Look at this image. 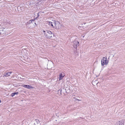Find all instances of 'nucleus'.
Masks as SVG:
<instances>
[{
  "label": "nucleus",
  "instance_id": "nucleus-1",
  "mask_svg": "<svg viewBox=\"0 0 125 125\" xmlns=\"http://www.w3.org/2000/svg\"><path fill=\"white\" fill-rule=\"evenodd\" d=\"M47 23L50 26L57 30L59 29L61 25V23L59 22L55 21H52V22L48 21Z\"/></svg>",
  "mask_w": 125,
  "mask_h": 125
},
{
  "label": "nucleus",
  "instance_id": "nucleus-12",
  "mask_svg": "<svg viewBox=\"0 0 125 125\" xmlns=\"http://www.w3.org/2000/svg\"><path fill=\"white\" fill-rule=\"evenodd\" d=\"M74 100L75 101H81V100L80 99H76V98H74Z\"/></svg>",
  "mask_w": 125,
  "mask_h": 125
},
{
  "label": "nucleus",
  "instance_id": "nucleus-13",
  "mask_svg": "<svg viewBox=\"0 0 125 125\" xmlns=\"http://www.w3.org/2000/svg\"><path fill=\"white\" fill-rule=\"evenodd\" d=\"M15 95V94L14 93H12L11 94V96L13 97Z\"/></svg>",
  "mask_w": 125,
  "mask_h": 125
},
{
  "label": "nucleus",
  "instance_id": "nucleus-5",
  "mask_svg": "<svg viewBox=\"0 0 125 125\" xmlns=\"http://www.w3.org/2000/svg\"><path fill=\"white\" fill-rule=\"evenodd\" d=\"M7 29L3 27L0 28V34H6Z\"/></svg>",
  "mask_w": 125,
  "mask_h": 125
},
{
  "label": "nucleus",
  "instance_id": "nucleus-4",
  "mask_svg": "<svg viewBox=\"0 0 125 125\" xmlns=\"http://www.w3.org/2000/svg\"><path fill=\"white\" fill-rule=\"evenodd\" d=\"M108 63V61L107 60L106 57H104L101 61V64L102 66H103L104 65H107Z\"/></svg>",
  "mask_w": 125,
  "mask_h": 125
},
{
  "label": "nucleus",
  "instance_id": "nucleus-6",
  "mask_svg": "<svg viewBox=\"0 0 125 125\" xmlns=\"http://www.w3.org/2000/svg\"><path fill=\"white\" fill-rule=\"evenodd\" d=\"M124 120H122L117 122L116 124V125H124Z\"/></svg>",
  "mask_w": 125,
  "mask_h": 125
},
{
  "label": "nucleus",
  "instance_id": "nucleus-2",
  "mask_svg": "<svg viewBox=\"0 0 125 125\" xmlns=\"http://www.w3.org/2000/svg\"><path fill=\"white\" fill-rule=\"evenodd\" d=\"M27 26L29 28H32L35 27L36 26V24L34 20H30L27 23Z\"/></svg>",
  "mask_w": 125,
  "mask_h": 125
},
{
  "label": "nucleus",
  "instance_id": "nucleus-11",
  "mask_svg": "<svg viewBox=\"0 0 125 125\" xmlns=\"http://www.w3.org/2000/svg\"><path fill=\"white\" fill-rule=\"evenodd\" d=\"M64 76V75H62V74L61 73L59 75L60 77L59 78V80H60L62 79Z\"/></svg>",
  "mask_w": 125,
  "mask_h": 125
},
{
  "label": "nucleus",
  "instance_id": "nucleus-8",
  "mask_svg": "<svg viewBox=\"0 0 125 125\" xmlns=\"http://www.w3.org/2000/svg\"><path fill=\"white\" fill-rule=\"evenodd\" d=\"M98 83V81L97 80H94L92 82L94 86L97 85Z\"/></svg>",
  "mask_w": 125,
  "mask_h": 125
},
{
  "label": "nucleus",
  "instance_id": "nucleus-15",
  "mask_svg": "<svg viewBox=\"0 0 125 125\" xmlns=\"http://www.w3.org/2000/svg\"><path fill=\"white\" fill-rule=\"evenodd\" d=\"M14 93L15 94H18V93Z\"/></svg>",
  "mask_w": 125,
  "mask_h": 125
},
{
  "label": "nucleus",
  "instance_id": "nucleus-9",
  "mask_svg": "<svg viewBox=\"0 0 125 125\" xmlns=\"http://www.w3.org/2000/svg\"><path fill=\"white\" fill-rule=\"evenodd\" d=\"M23 87L26 88L28 89H29L31 88H32V87L30 86L29 85H23Z\"/></svg>",
  "mask_w": 125,
  "mask_h": 125
},
{
  "label": "nucleus",
  "instance_id": "nucleus-14",
  "mask_svg": "<svg viewBox=\"0 0 125 125\" xmlns=\"http://www.w3.org/2000/svg\"><path fill=\"white\" fill-rule=\"evenodd\" d=\"M34 125H40L39 124H37V123H35Z\"/></svg>",
  "mask_w": 125,
  "mask_h": 125
},
{
  "label": "nucleus",
  "instance_id": "nucleus-7",
  "mask_svg": "<svg viewBox=\"0 0 125 125\" xmlns=\"http://www.w3.org/2000/svg\"><path fill=\"white\" fill-rule=\"evenodd\" d=\"M73 42V47L74 48H76L77 45H79V42L76 41H75Z\"/></svg>",
  "mask_w": 125,
  "mask_h": 125
},
{
  "label": "nucleus",
  "instance_id": "nucleus-3",
  "mask_svg": "<svg viewBox=\"0 0 125 125\" xmlns=\"http://www.w3.org/2000/svg\"><path fill=\"white\" fill-rule=\"evenodd\" d=\"M43 33L45 37L47 38H50L52 37V32L49 30H46L43 31Z\"/></svg>",
  "mask_w": 125,
  "mask_h": 125
},
{
  "label": "nucleus",
  "instance_id": "nucleus-10",
  "mask_svg": "<svg viewBox=\"0 0 125 125\" xmlns=\"http://www.w3.org/2000/svg\"><path fill=\"white\" fill-rule=\"evenodd\" d=\"M11 72H8L6 73H5V74L4 75L3 77H8L10 75L11 73Z\"/></svg>",
  "mask_w": 125,
  "mask_h": 125
}]
</instances>
